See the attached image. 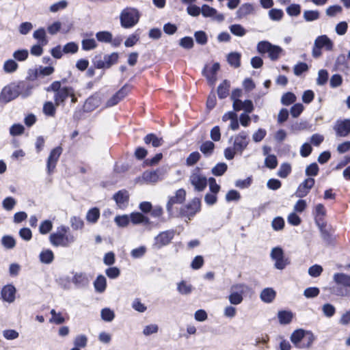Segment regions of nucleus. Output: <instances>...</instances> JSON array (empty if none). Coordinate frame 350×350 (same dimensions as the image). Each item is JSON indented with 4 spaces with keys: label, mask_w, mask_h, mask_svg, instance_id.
<instances>
[{
    "label": "nucleus",
    "mask_w": 350,
    "mask_h": 350,
    "mask_svg": "<svg viewBox=\"0 0 350 350\" xmlns=\"http://www.w3.org/2000/svg\"><path fill=\"white\" fill-rule=\"evenodd\" d=\"M270 257L274 261V267L277 269L282 270L290 264V260L285 257L284 250L280 247L272 248Z\"/></svg>",
    "instance_id": "7"
},
{
    "label": "nucleus",
    "mask_w": 350,
    "mask_h": 350,
    "mask_svg": "<svg viewBox=\"0 0 350 350\" xmlns=\"http://www.w3.org/2000/svg\"><path fill=\"white\" fill-rule=\"evenodd\" d=\"M189 180L197 191H203L208 183L207 178L199 167H196L191 171Z\"/></svg>",
    "instance_id": "5"
},
{
    "label": "nucleus",
    "mask_w": 350,
    "mask_h": 350,
    "mask_svg": "<svg viewBox=\"0 0 350 350\" xmlns=\"http://www.w3.org/2000/svg\"><path fill=\"white\" fill-rule=\"evenodd\" d=\"M305 332L304 329H298L295 330L291 336V341L298 349H301Z\"/></svg>",
    "instance_id": "19"
},
{
    "label": "nucleus",
    "mask_w": 350,
    "mask_h": 350,
    "mask_svg": "<svg viewBox=\"0 0 350 350\" xmlns=\"http://www.w3.org/2000/svg\"><path fill=\"white\" fill-rule=\"evenodd\" d=\"M186 198V191L184 189H178L174 196L169 198L166 209L170 215L172 213V206L175 204H182Z\"/></svg>",
    "instance_id": "12"
},
{
    "label": "nucleus",
    "mask_w": 350,
    "mask_h": 350,
    "mask_svg": "<svg viewBox=\"0 0 350 350\" xmlns=\"http://www.w3.org/2000/svg\"><path fill=\"white\" fill-rule=\"evenodd\" d=\"M316 340L314 334L310 331H306L303 339L301 349H309Z\"/></svg>",
    "instance_id": "33"
},
{
    "label": "nucleus",
    "mask_w": 350,
    "mask_h": 350,
    "mask_svg": "<svg viewBox=\"0 0 350 350\" xmlns=\"http://www.w3.org/2000/svg\"><path fill=\"white\" fill-rule=\"evenodd\" d=\"M228 165L225 163H219L216 164L211 170V172L214 176H222L227 170Z\"/></svg>",
    "instance_id": "42"
},
{
    "label": "nucleus",
    "mask_w": 350,
    "mask_h": 350,
    "mask_svg": "<svg viewBox=\"0 0 350 350\" xmlns=\"http://www.w3.org/2000/svg\"><path fill=\"white\" fill-rule=\"evenodd\" d=\"M249 144L248 135L246 132L242 131L235 135L234 139L233 147L239 154H242Z\"/></svg>",
    "instance_id": "10"
},
{
    "label": "nucleus",
    "mask_w": 350,
    "mask_h": 350,
    "mask_svg": "<svg viewBox=\"0 0 350 350\" xmlns=\"http://www.w3.org/2000/svg\"><path fill=\"white\" fill-rule=\"evenodd\" d=\"M342 11V8L339 5H334L329 6L326 10V14L329 17H334L340 14Z\"/></svg>",
    "instance_id": "59"
},
{
    "label": "nucleus",
    "mask_w": 350,
    "mask_h": 350,
    "mask_svg": "<svg viewBox=\"0 0 350 350\" xmlns=\"http://www.w3.org/2000/svg\"><path fill=\"white\" fill-rule=\"evenodd\" d=\"M142 178L147 183H155L160 179L159 170L146 171L142 174Z\"/></svg>",
    "instance_id": "23"
},
{
    "label": "nucleus",
    "mask_w": 350,
    "mask_h": 350,
    "mask_svg": "<svg viewBox=\"0 0 350 350\" xmlns=\"http://www.w3.org/2000/svg\"><path fill=\"white\" fill-rule=\"evenodd\" d=\"M201 13L204 17H210L219 22L224 19V16L222 14L218 13L215 8L206 4L202 6Z\"/></svg>",
    "instance_id": "16"
},
{
    "label": "nucleus",
    "mask_w": 350,
    "mask_h": 350,
    "mask_svg": "<svg viewBox=\"0 0 350 350\" xmlns=\"http://www.w3.org/2000/svg\"><path fill=\"white\" fill-rule=\"evenodd\" d=\"M174 236V230H166L159 233L154 239V245L157 248H161L168 245Z\"/></svg>",
    "instance_id": "13"
},
{
    "label": "nucleus",
    "mask_w": 350,
    "mask_h": 350,
    "mask_svg": "<svg viewBox=\"0 0 350 350\" xmlns=\"http://www.w3.org/2000/svg\"><path fill=\"white\" fill-rule=\"evenodd\" d=\"M79 51V46L75 42H70L62 47V51L64 54H75Z\"/></svg>",
    "instance_id": "44"
},
{
    "label": "nucleus",
    "mask_w": 350,
    "mask_h": 350,
    "mask_svg": "<svg viewBox=\"0 0 350 350\" xmlns=\"http://www.w3.org/2000/svg\"><path fill=\"white\" fill-rule=\"evenodd\" d=\"M254 8L252 4L246 3L239 7L236 12L237 18L241 19L254 12Z\"/></svg>",
    "instance_id": "21"
},
{
    "label": "nucleus",
    "mask_w": 350,
    "mask_h": 350,
    "mask_svg": "<svg viewBox=\"0 0 350 350\" xmlns=\"http://www.w3.org/2000/svg\"><path fill=\"white\" fill-rule=\"evenodd\" d=\"M308 70V66L306 63L299 62L295 65L293 68V72L295 75L299 76L303 72H306Z\"/></svg>",
    "instance_id": "61"
},
{
    "label": "nucleus",
    "mask_w": 350,
    "mask_h": 350,
    "mask_svg": "<svg viewBox=\"0 0 350 350\" xmlns=\"http://www.w3.org/2000/svg\"><path fill=\"white\" fill-rule=\"evenodd\" d=\"M1 244L6 249H12L16 245V241L12 236L5 235L1 239Z\"/></svg>",
    "instance_id": "47"
},
{
    "label": "nucleus",
    "mask_w": 350,
    "mask_h": 350,
    "mask_svg": "<svg viewBox=\"0 0 350 350\" xmlns=\"http://www.w3.org/2000/svg\"><path fill=\"white\" fill-rule=\"evenodd\" d=\"M227 61L231 66L239 68L241 66V54L237 52L230 53L227 56Z\"/></svg>",
    "instance_id": "29"
},
{
    "label": "nucleus",
    "mask_w": 350,
    "mask_h": 350,
    "mask_svg": "<svg viewBox=\"0 0 350 350\" xmlns=\"http://www.w3.org/2000/svg\"><path fill=\"white\" fill-rule=\"evenodd\" d=\"M72 88L70 87H63L62 89L54 94V101L56 106L63 104L65 100L72 95Z\"/></svg>",
    "instance_id": "17"
},
{
    "label": "nucleus",
    "mask_w": 350,
    "mask_h": 350,
    "mask_svg": "<svg viewBox=\"0 0 350 350\" xmlns=\"http://www.w3.org/2000/svg\"><path fill=\"white\" fill-rule=\"evenodd\" d=\"M100 217V211L98 208H92L90 209L85 216L87 221L94 224Z\"/></svg>",
    "instance_id": "35"
},
{
    "label": "nucleus",
    "mask_w": 350,
    "mask_h": 350,
    "mask_svg": "<svg viewBox=\"0 0 350 350\" xmlns=\"http://www.w3.org/2000/svg\"><path fill=\"white\" fill-rule=\"evenodd\" d=\"M323 314L328 318L332 317L336 313V308L331 304H325L322 306Z\"/></svg>",
    "instance_id": "54"
},
{
    "label": "nucleus",
    "mask_w": 350,
    "mask_h": 350,
    "mask_svg": "<svg viewBox=\"0 0 350 350\" xmlns=\"http://www.w3.org/2000/svg\"><path fill=\"white\" fill-rule=\"evenodd\" d=\"M33 37L34 39L37 40L38 43L42 46H45L48 43L46 31L44 28H40L36 30L33 33Z\"/></svg>",
    "instance_id": "27"
},
{
    "label": "nucleus",
    "mask_w": 350,
    "mask_h": 350,
    "mask_svg": "<svg viewBox=\"0 0 350 350\" xmlns=\"http://www.w3.org/2000/svg\"><path fill=\"white\" fill-rule=\"evenodd\" d=\"M192 289V286L185 281L179 282L177 285V290L182 295H188L191 293Z\"/></svg>",
    "instance_id": "45"
},
{
    "label": "nucleus",
    "mask_w": 350,
    "mask_h": 350,
    "mask_svg": "<svg viewBox=\"0 0 350 350\" xmlns=\"http://www.w3.org/2000/svg\"><path fill=\"white\" fill-rule=\"evenodd\" d=\"M72 281L78 286H84L88 284L89 280L85 274L83 273H76L74 275Z\"/></svg>",
    "instance_id": "34"
},
{
    "label": "nucleus",
    "mask_w": 350,
    "mask_h": 350,
    "mask_svg": "<svg viewBox=\"0 0 350 350\" xmlns=\"http://www.w3.org/2000/svg\"><path fill=\"white\" fill-rule=\"evenodd\" d=\"M144 141L146 144H152L154 147H159L163 144V139L158 137L153 133L146 135L144 138Z\"/></svg>",
    "instance_id": "30"
},
{
    "label": "nucleus",
    "mask_w": 350,
    "mask_h": 350,
    "mask_svg": "<svg viewBox=\"0 0 350 350\" xmlns=\"http://www.w3.org/2000/svg\"><path fill=\"white\" fill-rule=\"evenodd\" d=\"M82 49L84 51H90L94 49L97 46L96 40L93 38L83 39L81 41Z\"/></svg>",
    "instance_id": "48"
},
{
    "label": "nucleus",
    "mask_w": 350,
    "mask_h": 350,
    "mask_svg": "<svg viewBox=\"0 0 350 350\" xmlns=\"http://www.w3.org/2000/svg\"><path fill=\"white\" fill-rule=\"evenodd\" d=\"M115 314L113 310L109 308H104L101 310V318L103 321L110 322L113 321Z\"/></svg>",
    "instance_id": "64"
},
{
    "label": "nucleus",
    "mask_w": 350,
    "mask_h": 350,
    "mask_svg": "<svg viewBox=\"0 0 350 350\" xmlns=\"http://www.w3.org/2000/svg\"><path fill=\"white\" fill-rule=\"evenodd\" d=\"M16 201L12 197H7L2 202V206L6 211H11L14 208Z\"/></svg>",
    "instance_id": "63"
},
{
    "label": "nucleus",
    "mask_w": 350,
    "mask_h": 350,
    "mask_svg": "<svg viewBox=\"0 0 350 350\" xmlns=\"http://www.w3.org/2000/svg\"><path fill=\"white\" fill-rule=\"evenodd\" d=\"M130 220L133 224H148L150 223L149 219L144 216L141 213H132L130 216Z\"/></svg>",
    "instance_id": "28"
},
{
    "label": "nucleus",
    "mask_w": 350,
    "mask_h": 350,
    "mask_svg": "<svg viewBox=\"0 0 350 350\" xmlns=\"http://www.w3.org/2000/svg\"><path fill=\"white\" fill-rule=\"evenodd\" d=\"M95 290L98 293H103L107 286V280L105 276L99 275L94 282Z\"/></svg>",
    "instance_id": "32"
},
{
    "label": "nucleus",
    "mask_w": 350,
    "mask_h": 350,
    "mask_svg": "<svg viewBox=\"0 0 350 350\" xmlns=\"http://www.w3.org/2000/svg\"><path fill=\"white\" fill-rule=\"evenodd\" d=\"M29 52L27 49H20L14 52L13 57L15 59L23 62L27 59Z\"/></svg>",
    "instance_id": "60"
},
{
    "label": "nucleus",
    "mask_w": 350,
    "mask_h": 350,
    "mask_svg": "<svg viewBox=\"0 0 350 350\" xmlns=\"http://www.w3.org/2000/svg\"><path fill=\"white\" fill-rule=\"evenodd\" d=\"M230 83L227 80H224L217 88V94L220 99L226 98L229 95Z\"/></svg>",
    "instance_id": "26"
},
{
    "label": "nucleus",
    "mask_w": 350,
    "mask_h": 350,
    "mask_svg": "<svg viewBox=\"0 0 350 350\" xmlns=\"http://www.w3.org/2000/svg\"><path fill=\"white\" fill-rule=\"evenodd\" d=\"M53 228V223L51 221L46 219L40 223L39 232L42 234L49 233Z\"/></svg>",
    "instance_id": "49"
},
{
    "label": "nucleus",
    "mask_w": 350,
    "mask_h": 350,
    "mask_svg": "<svg viewBox=\"0 0 350 350\" xmlns=\"http://www.w3.org/2000/svg\"><path fill=\"white\" fill-rule=\"evenodd\" d=\"M49 239L53 246L63 247H69L76 241L75 237L70 232V228L64 225L58 226Z\"/></svg>",
    "instance_id": "1"
},
{
    "label": "nucleus",
    "mask_w": 350,
    "mask_h": 350,
    "mask_svg": "<svg viewBox=\"0 0 350 350\" xmlns=\"http://www.w3.org/2000/svg\"><path fill=\"white\" fill-rule=\"evenodd\" d=\"M265 165L269 169H275L278 165V160L274 154H268L265 159Z\"/></svg>",
    "instance_id": "55"
},
{
    "label": "nucleus",
    "mask_w": 350,
    "mask_h": 350,
    "mask_svg": "<svg viewBox=\"0 0 350 350\" xmlns=\"http://www.w3.org/2000/svg\"><path fill=\"white\" fill-rule=\"evenodd\" d=\"M296 100V96L291 92H287L283 94L281 98V103L284 105H289Z\"/></svg>",
    "instance_id": "62"
},
{
    "label": "nucleus",
    "mask_w": 350,
    "mask_h": 350,
    "mask_svg": "<svg viewBox=\"0 0 350 350\" xmlns=\"http://www.w3.org/2000/svg\"><path fill=\"white\" fill-rule=\"evenodd\" d=\"M16 288L12 284H8L3 287L1 295L2 299L8 303H12L15 300Z\"/></svg>",
    "instance_id": "18"
},
{
    "label": "nucleus",
    "mask_w": 350,
    "mask_h": 350,
    "mask_svg": "<svg viewBox=\"0 0 350 350\" xmlns=\"http://www.w3.org/2000/svg\"><path fill=\"white\" fill-rule=\"evenodd\" d=\"M113 199L120 208L124 207L129 200V194L126 191H119L113 196Z\"/></svg>",
    "instance_id": "24"
},
{
    "label": "nucleus",
    "mask_w": 350,
    "mask_h": 350,
    "mask_svg": "<svg viewBox=\"0 0 350 350\" xmlns=\"http://www.w3.org/2000/svg\"><path fill=\"white\" fill-rule=\"evenodd\" d=\"M319 12L317 10H306L303 14V17L306 21H316L319 18Z\"/></svg>",
    "instance_id": "52"
},
{
    "label": "nucleus",
    "mask_w": 350,
    "mask_h": 350,
    "mask_svg": "<svg viewBox=\"0 0 350 350\" xmlns=\"http://www.w3.org/2000/svg\"><path fill=\"white\" fill-rule=\"evenodd\" d=\"M23 81L13 82L3 88L0 92V103L6 104L16 98L25 88Z\"/></svg>",
    "instance_id": "2"
},
{
    "label": "nucleus",
    "mask_w": 350,
    "mask_h": 350,
    "mask_svg": "<svg viewBox=\"0 0 350 350\" xmlns=\"http://www.w3.org/2000/svg\"><path fill=\"white\" fill-rule=\"evenodd\" d=\"M100 98L98 96H93L88 98L85 103V107L88 110L92 111L99 106Z\"/></svg>",
    "instance_id": "38"
},
{
    "label": "nucleus",
    "mask_w": 350,
    "mask_h": 350,
    "mask_svg": "<svg viewBox=\"0 0 350 350\" xmlns=\"http://www.w3.org/2000/svg\"><path fill=\"white\" fill-rule=\"evenodd\" d=\"M319 171L318 165L316 163H312L308 165L306 168L305 173L308 177L316 176Z\"/></svg>",
    "instance_id": "53"
},
{
    "label": "nucleus",
    "mask_w": 350,
    "mask_h": 350,
    "mask_svg": "<svg viewBox=\"0 0 350 350\" xmlns=\"http://www.w3.org/2000/svg\"><path fill=\"white\" fill-rule=\"evenodd\" d=\"M333 280L338 286H342L345 288L350 287V275L343 273H337L334 275Z\"/></svg>",
    "instance_id": "22"
},
{
    "label": "nucleus",
    "mask_w": 350,
    "mask_h": 350,
    "mask_svg": "<svg viewBox=\"0 0 350 350\" xmlns=\"http://www.w3.org/2000/svg\"><path fill=\"white\" fill-rule=\"evenodd\" d=\"M70 224L74 230H82L84 227L83 220L77 216H72L70 219Z\"/></svg>",
    "instance_id": "43"
},
{
    "label": "nucleus",
    "mask_w": 350,
    "mask_h": 350,
    "mask_svg": "<svg viewBox=\"0 0 350 350\" xmlns=\"http://www.w3.org/2000/svg\"><path fill=\"white\" fill-rule=\"evenodd\" d=\"M200 200L199 198H194L190 203L183 207L180 210V215L191 219L193 215L200 210Z\"/></svg>",
    "instance_id": "8"
},
{
    "label": "nucleus",
    "mask_w": 350,
    "mask_h": 350,
    "mask_svg": "<svg viewBox=\"0 0 350 350\" xmlns=\"http://www.w3.org/2000/svg\"><path fill=\"white\" fill-rule=\"evenodd\" d=\"M40 260L44 264H50L53 261L54 254L49 249L42 250L39 256Z\"/></svg>",
    "instance_id": "31"
},
{
    "label": "nucleus",
    "mask_w": 350,
    "mask_h": 350,
    "mask_svg": "<svg viewBox=\"0 0 350 350\" xmlns=\"http://www.w3.org/2000/svg\"><path fill=\"white\" fill-rule=\"evenodd\" d=\"M62 152V148L60 146H57L51 151L46 163V170L49 174L54 171Z\"/></svg>",
    "instance_id": "11"
},
{
    "label": "nucleus",
    "mask_w": 350,
    "mask_h": 350,
    "mask_svg": "<svg viewBox=\"0 0 350 350\" xmlns=\"http://www.w3.org/2000/svg\"><path fill=\"white\" fill-rule=\"evenodd\" d=\"M229 301L232 305H239L243 300V295L241 293L231 291L228 296Z\"/></svg>",
    "instance_id": "51"
},
{
    "label": "nucleus",
    "mask_w": 350,
    "mask_h": 350,
    "mask_svg": "<svg viewBox=\"0 0 350 350\" xmlns=\"http://www.w3.org/2000/svg\"><path fill=\"white\" fill-rule=\"evenodd\" d=\"M118 53L116 52L105 55L103 57L99 55L94 57L92 62L94 67L98 69L109 68L118 62Z\"/></svg>",
    "instance_id": "6"
},
{
    "label": "nucleus",
    "mask_w": 350,
    "mask_h": 350,
    "mask_svg": "<svg viewBox=\"0 0 350 350\" xmlns=\"http://www.w3.org/2000/svg\"><path fill=\"white\" fill-rule=\"evenodd\" d=\"M55 103L53 104L51 101L45 102L43 105V113L51 117H54L56 113Z\"/></svg>",
    "instance_id": "40"
},
{
    "label": "nucleus",
    "mask_w": 350,
    "mask_h": 350,
    "mask_svg": "<svg viewBox=\"0 0 350 350\" xmlns=\"http://www.w3.org/2000/svg\"><path fill=\"white\" fill-rule=\"evenodd\" d=\"M138 11L132 8H126L120 15V24L122 27L128 29L135 26L139 21Z\"/></svg>",
    "instance_id": "3"
},
{
    "label": "nucleus",
    "mask_w": 350,
    "mask_h": 350,
    "mask_svg": "<svg viewBox=\"0 0 350 350\" xmlns=\"http://www.w3.org/2000/svg\"><path fill=\"white\" fill-rule=\"evenodd\" d=\"M276 295L275 291L272 288H265L260 293V297L265 303H271Z\"/></svg>",
    "instance_id": "25"
},
{
    "label": "nucleus",
    "mask_w": 350,
    "mask_h": 350,
    "mask_svg": "<svg viewBox=\"0 0 350 350\" xmlns=\"http://www.w3.org/2000/svg\"><path fill=\"white\" fill-rule=\"evenodd\" d=\"M18 64L12 59L6 60L3 66V71L5 73H13L17 70Z\"/></svg>",
    "instance_id": "37"
},
{
    "label": "nucleus",
    "mask_w": 350,
    "mask_h": 350,
    "mask_svg": "<svg viewBox=\"0 0 350 350\" xmlns=\"http://www.w3.org/2000/svg\"><path fill=\"white\" fill-rule=\"evenodd\" d=\"M114 221L119 227L123 228L128 226L130 217L127 215H118L115 217Z\"/></svg>",
    "instance_id": "58"
},
{
    "label": "nucleus",
    "mask_w": 350,
    "mask_h": 350,
    "mask_svg": "<svg viewBox=\"0 0 350 350\" xmlns=\"http://www.w3.org/2000/svg\"><path fill=\"white\" fill-rule=\"evenodd\" d=\"M96 39L101 42H110L112 40V34L106 31L97 32L96 34Z\"/></svg>",
    "instance_id": "50"
},
{
    "label": "nucleus",
    "mask_w": 350,
    "mask_h": 350,
    "mask_svg": "<svg viewBox=\"0 0 350 350\" xmlns=\"http://www.w3.org/2000/svg\"><path fill=\"white\" fill-rule=\"evenodd\" d=\"M315 180L313 178L308 177L304 179L297 187L295 196L297 198H302L306 197L309 193L310 189L314 187Z\"/></svg>",
    "instance_id": "9"
},
{
    "label": "nucleus",
    "mask_w": 350,
    "mask_h": 350,
    "mask_svg": "<svg viewBox=\"0 0 350 350\" xmlns=\"http://www.w3.org/2000/svg\"><path fill=\"white\" fill-rule=\"evenodd\" d=\"M291 172V165L288 163H284L280 165L277 175L282 178H286Z\"/></svg>",
    "instance_id": "41"
},
{
    "label": "nucleus",
    "mask_w": 350,
    "mask_h": 350,
    "mask_svg": "<svg viewBox=\"0 0 350 350\" xmlns=\"http://www.w3.org/2000/svg\"><path fill=\"white\" fill-rule=\"evenodd\" d=\"M315 45L320 48H325L327 51H332L334 46L333 42L326 36H318L314 40Z\"/></svg>",
    "instance_id": "20"
},
{
    "label": "nucleus",
    "mask_w": 350,
    "mask_h": 350,
    "mask_svg": "<svg viewBox=\"0 0 350 350\" xmlns=\"http://www.w3.org/2000/svg\"><path fill=\"white\" fill-rule=\"evenodd\" d=\"M328 79V72L325 69H321L318 72L317 79V84L318 85H324Z\"/></svg>",
    "instance_id": "56"
},
{
    "label": "nucleus",
    "mask_w": 350,
    "mask_h": 350,
    "mask_svg": "<svg viewBox=\"0 0 350 350\" xmlns=\"http://www.w3.org/2000/svg\"><path fill=\"white\" fill-rule=\"evenodd\" d=\"M214 149H215V144L211 141H206V142H203L200 147V151L205 156L211 155L214 151Z\"/></svg>",
    "instance_id": "36"
},
{
    "label": "nucleus",
    "mask_w": 350,
    "mask_h": 350,
    "mask_svg": "<svg viewBox=\"0 0 350 350\" xmlns=\"http://www.w3.org/2000/svg\"><path fill=\"white\" fill-rule=\"evenodd\" d=\"M334 130L339 137H346L350 133V119L338 120L334 126Z\"/></svg>",
    "instance_id": "14"
},
{
    "label": "nucleus",
    "mask_w": 350,
    "mask_h": 350,
    "mask_svg": "<svg viewBox=\"0 0 350 350\" xmlns=\"http://www.w3.org/2000/svg\"><path fill=\"white\" fill-rule=\"evenodd\" d=\"M200 154L198 152L195 151L191 152L186 159V165L187 166L195 165L200 160Z\"/></svg>",
    "instance_id": "57"
},
{
    "label": "nucleus",
    "mask_w": 350,
    "mask_h": 350,
    "mask_svg": "<svg viewBox=\"0 0 350 350\" xmlns=\"http://www.w3.org/2000/svg\"><path fill=\"white\" fill-rule=\"evenodd\" d=\"M278 317L281 324H288L292 321L293 313L286 310L279 311Z\"/></svg>",
    "instance_id": "39"
},
{
    "label": "nucleus",
    "mask_w": 350,
    "mask_h": 350,
    "mask_svg": "<svg viewBox=\"0 0 350 350\" xmlns=\"http://www.w3.org/2000/svg\"><path fill=\"white\" fill-rule=\"evenodd\" d=\"M257 51L260 54L268 53L269 57L272 61H275L279 59L283 49L278 46L270 43L268 41H260L256 46Z\"/></svg>",
    "instance_id": "4"
},
{
    "label": "nucleus",
    "mask_w": 350,
    "mask_h": 350,
    "mask_svg": "<svg viewBox=\"0 0 350 350\" xmlns=\"http://www.w3.org/2000/svg\"><path fill=\"white\" fill-rule=\"evenodd\" d=\"M229 29L232 34L239 37H242L246 33L245 29L239 24L232 25Z\"/></svg>",
    "instance_id": "46"
},
{
    "label": "nucleus",
    "mask_w": 350,
    "mask_h": 350,
    "mask_svg": "<svg viewBox=\"0 0 350 350\" xmlns=\"http://www.w3.org/2000/svg\"><path fill=\"white\" fill-rule=\"evenodd\" d=\"M220 65L219 63L216 62L213 64L211 68H208L206 66L202 71V74L206 77L208 83L213 85L216 81V74L217 72L219 70Z\"/></svg>",
    "instance_id": "15"
}]
</instances>
